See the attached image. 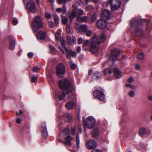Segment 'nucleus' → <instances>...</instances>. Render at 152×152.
Segmentation results:
<instances>
[{
  "mask_svg": "<svg viewBox=\"0 0 152 152\" xmlns=\"http://www.w3.org/2000/svg\"><path fill=\"white\" fill-rule=\"evenodd\" d=\"M63 10L61 8H58L56 9V11L58 13H60L61 12H62Z\"/></svg>",
  "mask_w": 152,
  "mask_h": 152,
  "instance_id": "obj_58",
  "label": "nucleus"
},
{
  "mask_svg": "<svg viewBox=\"0 0 152 152\" xmlns=\"http://www.w3.org/2000/svg\"><path fill=\"white\" fill-rule=\"evenodd\" d=\"M77 15V11L75 10H72V12L69 13L68 15L69 17L70 18H75Z\"/></svg>",
  "mask_w": 152,
  "mask_h": 152,
  "instance_id": "obj_24",
  "label": "nucleus"
},
{
  "mask_svg": "<svg viewBox=\"0 0 152 152\" xmlns=\"http://www.w3.org/2000/svg\"><path fill=\"white\" fill-rule=\"evenodd\" d=\"M70 130L68 129H64L61 135L60 136V138H63L66 140L65 141L63 142L65 145L67 146L70 147L72 145L71 141L73 139V138L70 136Z\"/></svg>",
  "mask_w": 152,
  "mask_h": 152,
  "instance_id": "obj_4",
  "label": "nucleus"
},
{
  "mask_svg": "<svg viewBox=\"0 0 152 152\" xmlns=\"http://www.w3.org/2000/svg\"><path fill=\"white\" fill-rule=\"evenodd\" d=\"M106 39L105 35L103 34L96 36L94 35L91 39L90 50L93 53H96L98 51L99 45L105 41Z\"/></svg>",
  "mask_w": 152,
  "mask_h": 152,
  "instance_id": "obj_1",
  "label": "nucleus"
},
{
  "mask_svg": "<svg viewBox=\"0 0 152 152\" xmlns=\"http://www.w3.org/2000/svg\"><path fill=\"white\" fill-rule=\"evenodd\" d=\"M134 80V78L132 77H130L127 80V81L129 83H132Z\"/></svg>",
  "mask_w": 152,
  "mask_h": 152,
  "instance_id": "obj_54",
  "label": "nucleus"
},
{
  "mask_svg": "<svg viewBox=\"0 0 152 152\" xmlns=\"http://www.w3.org/2000/svg\"><path fill=\"white\" fill-rule=\"evenodd\" d=\"M99 130L97 128H95L92 132V135L94 137L98 136L99 134Z\"/></svg>",
  "mask_w": 152,
  "mask_h": 152,
  "instance_id": "obj_23",
  "label": "nucleus"
},
{
  "mask_svg": "<svg viewBox=\"0 0 152 152\" xmlns=\"http://www.w3.org/2000/svg\"><path fill=\"white\" fill-rule=\"evenodd\" d=\"M144 55L142 53H140L137 56L138 58L140 60H142L144 59Z\"/></svg>",
  "mask_w": 152,
  "mask_h": 152,
  "instance_id": "obj_36",
  "label": "nucleus"
},
{
  "mask_svg": "<svg viewBox=\"0 0 152 152\" xmlns=\"http://www.w3.org/2000/svg\"><path fill=\"white\" fill-rule=\"evenodd\" d=\"M75 126H73L71 128V133L72 135H75Z\"/></svg>",
  "mask_w": 152,
  "mask_h": 152,
  "instance_id": "obj_47",
  "label": "nucleus"
},
{
  "mask_svg": "<svg viewBox=\"0 0 152 152\" xmlns=\"http://www.w3.org/2000/svg\"><path fill=\"white\" fill-rule=\"evenodd\" d=\"M152 30V26H148L146 29V34L149 33Z\"/></svg>",
  "mask_w": 152,
  "mask_h": 152,
  "instance_id": "obj_35",
  "label": "nucleus"
},
{
  "mask_svg": "<svg viewBox=\"0 0 152 152\" xmlns=\"http://www.w3.org/2000/svg\"><path fill=\"white\" fill-rule=\"evenodd\" d=\"M57 110L56 115L58 118H61L63 115V113L61 111V108L59 107L57 108Z\"/></svg>",
  "mask_w": 152,
  "mask_h": 152,
  "instance_id": "obj_25",
  "label": "nucleus"
},
{
  "mask_svg": "<svg viewBox=\"0 0 152 152\" xmlns=\"http://www.w3.org/2000/svg\"><path fill=\"white\" fill-rule=\"evenodd\" d=\"M78 130L79 133H81L82 132V128L81 126L80 125L78 126Z\"/></svg>",
  "mask_w": 152,
  "mask_h": 152,
  "instance_id": "obj_60",
  "label": "nucleus"
},
{
  "mask_svg": "<svg viewBox=\"0 0 152 152\" xmlns=\"http://www.w3.org/2000/svg\"><path fill=\"white\" fill-rule=\"evenodd\" d=\"M50 50V53L53 55H55L56 53V50L55 48L53 46L49 45Z\"/></svg>",
  "mask_w": 152,
  "mask_h": 152,
  "instance_id": "obj_26",
  "label": "nucleus"
},
{
  "mask_svg": "<svg viewBox=\"0 0 152 152\" xmlns=\"http://www.w3.org/2000/svg\"><path fill=\"white\" fill-rule=\"evenodd\" d=\"M62 10H63L62 11V14H64L66 13V5H64L62 6Z\"/></svg>",
  "mask_w": 152,
  "mask_h": 152,
  "instance_id": "obj_45",
  "label": "nucleus"
},
{
  "mask_svg": "<svg viewBox=\"0 0 152 152\" xmlns=\"http://www.w3.org/2000/svg\"><path fill=\"white\" fill-rule=\"evenodd\" d=\"M55 38L56 39L58 40H61V36L59 33H56L55 34Z\"/></svg>",
  "mask_w": 152,
  "mask_h": 152,
  "instance_id": "obj_41",
  "label": "nucleus"
},
{
  "mask_svg": "<svg viewBox=\"0 0 152 152\" xmlns=\"http://www.w3.org/2000/svg\"><path fill=\"white\" fill-rule=\"evenodd\" d=\"M93 95L95 98L101 101H104L105 96L104 92L101 90H95L93 92Z\"/></svg>",
  "mask_w": 152,
  "mask_h": 152,
  "instance_id": "obj_11",
  "label": "nucleus"
},
{
  "mask_svg": "<svg viewBox=\"0 0 152 152\" xmlns=\"http://www.w3.org/2000/svg\"><path fill=\"white\" fill-rule=\"evenodd\" d=\"M59 16L57 15H54V20L55 22V25L57 26H58L59 22Z\"/></svg>",
  "mask_w": 152,
  "mask_h": 152,
  "instance_id": "obj_28",
  "label": "nucleus"
},
{
  "mask_svg": "<svg viewBox=\"0 0 152 152\" xmlns=\"http://www.w3.org/2000/svg\"><path fill=\"white\" fill-rule=\"evenodd\" d=\"M91 20L93 22H94L96 20V16L95 14L92 15Z\"/></svg>",
  "mask_w": 152,
  "mask_h": 152,
  "instance_id": "obj_55",
  "label": "nucleus"
},
{
  "mask_svg": "<svg viewBox=\"0 0 152 152\" xmlns=\"http://www.w3.org/2000/svg\"><path fill=\"white\" fill-rule=\"evenodd\" d=\"M76 142L77 147L78 148H80V140L79 135L78 133L77 134Z\"/></svg>",
  "mask_w": 152,
  "mask_h": 152,
  "instance_id": "obj_32",
  "label": "nucleus"
},
{
  "mask_svg": "<svg viewBox=\"0 0 152 152\" xmlns=\"http://www.w3.org/2000/svg\"><path fill=\"white\" fill-rule=\"evenodd\" d=\"M31 26L33 31L35 32H37L39 28L43 26L41 17L39 16H35L34 21L32 23Z\"/></svg>",
  "mask_w": 152,
  "mask_h": 152,
  "instance_id": "obj_6",
  "label": "nucleus"
},
{
  "mask_svg": "<svg viewBox=\"0 0 152 152\" xmlns=\"http://www.w3.org/2000/svg\"><path fill=\"white\" fill-rule=\"evenodd\" d=\"M81 25L80 24L77 23H76L75 25V28L79 31H80Z\"/></svg>",
  "mask_w": 152,
  "mask_h": 152,
  "instance_id": "obj_37",
  "label": "nucleus"
},
{
  "mask_svg": "<svg viewBox=\"0 0 152 152\" xmlns=\"http://www.w3.org/2000/svg\"><path fill=\"white\" fill-rule=\"evenodd\" d=\"M85 117L84 116L83 117V121L84 125V128L85 130H86V128H88L89 129H92L95 125L96 124V121L95 118L91 116H89L87 117L86 121H85Z\"/></svg>",
  "mask_w": 152,
  "mask_h": 152,
  "instance_id": "obj_7",
  "label": "nucleus"
},
{
  "mask_svg": "<svg viewBox=\"0 0 152 152\" xmlns=\"http://www.w3.org/2000/svg\"><path fill=\"white\" fill-rule=\"evenodd\" d=\"M87 17L86 16H84L83 17H80L79 16H77L76 19L78 22H85L87 21Z\"/></svg>",
  "mask_w": 152,
  "mask_h": 152,
  "instance_id": "obj_22",
  "label": "nucleus"
},
{
  "mask_svg": "<svg viewBox=\"0 0 152 152\" xmlns=\"http://www.w3.org/2000/svg\"><path fill=\"white\" fill-rule=\"evenodd\" d=\"M88 29V26L85 25H81L80 31L86 32Z\"/></svg>",
  "mask_w": 152,
  "mask_h": 152,
  "instance_id": "obj_33",
  "label": "nucleus"
},
{
  "mask_svg": "<svg viewBox=\"0 0 152 152\" xmlns=\"http://www.w3.org/2000/svg\"><path fill=\"white\" fill-rule=\"evenodd\" d=\"M67 41L69 44H71L72 42V39L71 37L69 36H67Z\"/></svg>",
  "mask_w": 152,
  "mask_h": 152,
  "instance_id": "obj_50",
  "label": "nucleus"
},
{
  "mask_svg": "<svg viewBox=\"0 0 152 152\" xmlns=\"http://www.w3.org/2000/svg\"><path fill=\"white\" fill-rule=\"evenodd\" d=\"M61 18L63 24H66L68 21V19L67 18L62 15H61Z\"/></svg>",
  "mask_w": 152,
  "mask_h": 152,
  "instance_id": "obj_31",
  "label": "nucleus"
},
{
  "mask_svg": "<svg viewBox=\"0 0 152 152\" xmlns=\"http://www.w3.org/2000/svg\"><path fill=\"white\" fill-rule=\"evenodd\" d=\"M61 45L62 47L64 48L66 53V58L69 59H71V57L73 58H76L77 56V54L75 51H73L71 49H68L66 47L64 41L62 39L61 40Z\"/></svg>",
  "mask_w": 152,
  "mask_h": 152,
  "instance_id": "obj_8",
  "label": "nucleus"
},
{
  "mask_svg": "<svg viewBox=\"0 0 152 152\" xmlns=\"http://www.w3.org/2000/svg\"><path fill=\"white\" fill-rule=\"evenodd\" d=\"M66 28V31H67V32L68 34H69L70 32V26H69V25H67Z\"/></svg>",
  "mask_w": 152,
  "mask_h": 152,
  "instance_id": "obj_52",
  "label": "nucleus"
},
{
  "mask_svg": "<svg viewBox=\"0 0 152 152\" xmlns=\"http://www.w3.org/2000/svg\"><path fill=\"white\" fill-rule=\"evenodd\" d=\"M120 52V50L117 48L114 49L112 50L109 58L111 62H114L117 60V56Z\"/></svg>",
  "mask_w": 152,
  "mask_h": 152,
  "instance_id": "obj_9",
  "label": "nucleus"
},
{
  "mask_svg": "<svg viewBox=\"0 0 152 152\" xmlns=\"http://www.w3.org/2000/svg\"><path fill=\"white\" fill-rule=\"evenodd\" d=\"M76 105V104L72 101L70 100L66 103L65 106L68 110H70Z\"/></svg>",
  "mask_w": 152,
  "mask_h": 152,
  "instance_id": "obj_17",
  "label": "nucleus"
},
{
  "mask_svg": "<svg viewBox=\"0 0 152 152\" xmlns=\"http://www.w3.org/2000/svg\"><path fill=\"white\" fill-rule=\"evenodd\" d=\"M97 143L95 141L90 140L86 143V146L87 148L89 149H93L96 147Z\"/></svg>",
  "mask_w": 152,
  "mask_h": 152,
  "instance_id": "obj_15",
  "label": "nucleus"
},
{
  "mask_svg": "<svg viewBox=\"0 0 152 152\" xmlns=\"http://www.w3.org/2000/svg\"><path fill=\"white\" fill-rule=\"evenodd\" d=\"M91 152H102V151L98 149H95L93 150Z\"/></svg>",
  "mask_w": 152,
  "mask_h": 152,
  "instance_id": "obj_63",
  "label": "nucleus"
},
{
  "mask_svg": "<svg viewBox=\"0 0 152 152\" xmlns=\"http://www.w3.org/2000/svg\"><path fill=\"white\" fill-rule=\"evenodd\" d=\"M66 117L67 120L69 121H71L72 119V116L70 114H67L66 115Z\"/></svg>",
  "mask_w": 152,
  "mask_h": 152,
  "instance_id": "obj_42",
  "label": "nucleus"
},
{
  "mask_svg": "<svg viewBox=\"0 0 152 152\" xmlns=\"http://www.w3.org/2000/svg\"><path fill=\"white\" fill-rule=\"evenodd\" d=\"M77 41H78V43L79 44H82V43L83 41L82 38L81 37L77 39Z\"/></svg>",
  "mask_w": 152,
  "mask_h": 152,
  "instance_id": "obj_57",
  "label": "nucleus"
},
{
  "mask_svg": "<svg viewBox=\"0 0 152 152\" xmlns=\"http://www.w3.org/2000/svg\"><path fill=\"white\" fill-rule=\"evenodd\" d=\"M57 2L60 4H65L66 3L65 0H57Z\"/></svg>",
  "mask_w": 152,
  "mask_h": 152,
  "instance_id": "obj_49",
  "label": "nucleus"
},
{
  "mask_svg": "<svg viewBox=\"0 0 152 152\" xmlns=\"http://www.w3.org/2000/svg\"><path fill=\"white\" fill-rule=\"evenodd\" d=\"M96 26L99 29H102L105 28L107 26L106 20L102 18L98 20L97 22Z\"/></svg>",
  "mask_w": 152,
  "mask_h": 152,
  "instance_id": "obj_13",
  "label": "nucleus"
},
{
  "mask_svg": "<svg viewBox=\"0 0 152 152\" xmlns=\"http://www.w3.org/2000/svg\"><path fill=\"white\" fill-rule=\"evenodd\" d=\"M146 132L147 131L146 129L145 128H141L139 130V134L140 136H142L145 134L146 133Z\"/></svg>",
  "mask_w": 152,
  "mask_h": 152,
  "instance_id": "obj_29",
  "label": "nucleus"
},
{
  "mask_svg": "<svg viewBox=\"0 0 152 152\" xmlns=\"http://www.w3.org/2000/svg\"><path fill=\"white\" fill-rule=\"evenodd\" d=\"M15 47V42L14 39L12 38L9 42V48L11 50H14Z\"/></svg>",
  "mask_w": 152,
  "mask_h": 152,
  "instance_id": "obj_21",
  "label": "nucleus"
},
{
  "mask_svg": "<svg viewBox=\"0 0 152 152\" xmlns=\"http://www.w3.org/2000/svg\"><path fill=\"white\" fill-rule=\"evenodd\" d=\"M113 74L115 77L118 79L120 78L122 76L121 71L117 68L114 69Z\"/></svg>",
  "mask_w": 152,
  "mask_h": 152,
  "instance_id": "obj_18",
  "label": "nucleus"
},
{
  "mask_svg": "<svg viewBox=\"0 0 152 152\" xmlns=\"http://www.w3.org/2000/svg\"><path fill=\"white\" fill-rule=\"evenodd\" d=\"M33 71L34 72H36L39 71V67H37V66H35V67H34L33 68Z\"/></svg>",
  "mask_w": 152,
  "mask_h": 152,
  "instance_id": "obj_53",
  "label": "nucleus"
},
{
  "mask_svg": "<svg viewBox=\"0 0 152 152\" xmlns=\"http://www.w3.org/2000/svg\"><path fill=\"white\" fill-rule=\"evenodd\" d=\"M36 36L38 39L44 40L46 37V34L45 32L41 31L38 33Z\"/></svg>",
  "mask_w": 152,
  "mask_h": 152,
  "instance_id": "obj_16",
  "label": "nucleus"
},
{
  "mask_svg": "<svg viewBox=\"0 0 152 152\" xmlns=\"http://www.w3.org/2000/svg\"><path fill=\"white\" fill-rule=\"evenodd\" d=\"M101 16V18L107 20L110 18L111 14L109 10H104L102 11Z\"/></svg>",
  "mask_w": 152,
  "mask_h": 152,
  "instance_id": "obj_12",
  "label": "nucleus"
},
{
  "mask_svg": "<svg viewBox=\"0 0 152 152\" xmlns=\"http://www.w3.org/2000/svg\"><path fill=\"white\" fill-rule=\"evenodd\" d=\"M21 119L20 118H18L16 119V122L18 124H20L21 122Z\"/></svg>",
  "mask_w": 152,
  "mask_h": 152,
  "instance_id": "obj_62",
  "label": "nucleus"
},
{
  "mask_svg": "<svg viewBox=\"0 0 152 152\" xmlns=\"http://www.w3.org/2000/svg\"><path fill=\"white\" fill-rule=\"evenodd\" d=\"M27 9L31 12L34 13L36 12V7L34 3L31 1L28 2L26 5Z\"/></svg>",
  "mask_w": 152,
  "mask_h": 152,
  "instance_id": "obj_14",
  "label": "nucleus"
},
{
  "mask_svg": "<svg viewBox=\"0 0 152 152\" xmlns=\"http://www.w3.org/2000/svg\"><path fill=\"white\" fill-rule=\"evenodd\" d=\"M135 68L137 70L139 69L140 68V66L138 64H136L135 65Z\"/></svg>",
  "mask_w": 152,
  "mask_h": 152,
  "instance_id": "obj_61",
  "label": "nucleus"
},
{
  "mask_svg": "<svg viewBox=\"0 0 152 152\" xmlns=\"http://www.w3.org/2000/svg\"><path fill=\"white\" fill-rule=\"evenodd\" d=\"M77 12L78 14L77 16H80L83 15L84 13V11L81 9H79L77 11Z\"/></svg>",
  "mask_w": 152,
  "mask_h": 152,
  "instance_id": "obj_38",
  "label": "nucleus"
},
{
  "mask_svg": "<svg viewBox=\"0 0 152 152\" xmlns=\"http://www.w3.org/2000/svg\"><path fill=\"white\" fill-rule=\"evenodd\" d=\"M89 43V41L88 40H85L84 42V45L85 46L88 45Z\"/></svg>",
  "mask_w": 152,
  "mask_h": 152,
  "instance_id": "obj_56",
  "label": "nucleus"
},
{
  "mask_svg": "<svg viewBox=\"0 0 152 152\" xmlns=\"http://www.w3.org/2000/svg\"><path fill=\"white\" fill-rule=\"evenodd\" d=\"M18 22V20L17 18H14L13 19L12 23L13 25H16L17 24Z\"/></svg>",
  "mask_w": 152,
  "mask_h": 152,
  "instance_id": "obj_44",
  "label": "nucleus"
},
{
  "mask_svg": "<svg viewBox=\"0 0 152 152\" xmlns=\"http://www.w3.org/2000/svg\"><path fill=\"white\" fill-rule=\"evenodd\" d=\"M129 95L130 96L133 97L135 95V92L133 91H131L129 92Z\"/></svg>",
  "mask_w": 152,
  "mask_h": 152,
  "instance_id": "obj_43",
  "label": "nucleus"
},
{
  "mask_svg": "<svg viewBox=\"0 0 152 152\" xmlns=\"http://www.w3.org/2000/svg\"><path fill=\"white\" fill-rule=\"evenodd\" d=\"M112 71L109 68H106L104 71V74L105 76H109V75L111 74Z\"/></svg>",
  "mask_w": 152,
  "mask_h": 152,
  "instance_id": "obj_27",
  "label": "nucleus"
},
{
  "mask_svg": "<svg viewBox=\"0 0 152 152\" xmlns=\"http://www.w3.org/2000/svg\"><path fill=\"white\" fill-rule=\"evenodd\" d=\"M31 82L36 83L37 82L38 77L37 76H34L31 77Z\"/></svg>",
  "mask_w": 152,
  "mask_h": 152,
  "instance_id": "obj_34",
  "label": "nucleus"
},
{
  "mask_svg": "<svg viewBox=\"0 0 152 152\" xmlns=\"http://www.w3.org/2000/svg\"><path fill=\"white\" fill-rule=\"evenodd\" d=\"M41 130L42 132V135L44 137L46 138L48 136V134L46 128L45 124L44 123L42 125Z\"/></svg>",
  "mask_w": 152,
  "mask_h": 152,
  "instance_id": "obj_20",
  "label": "nucleus"
},
{
  "mask_svg": "<svg viewBox=\"0 0 152 152\" xmlns=\"http://www.w3.org/2000/svg\"><path fill=\"white\" fill-rule=\"evenodd\" d=\"M48 26L49 27L51 28H53L54 26V22L52 21H50L48 22Z\"/></svg>",
  "mask_w": 152,
  "mask_h": 152,
  "instance_id": "obj_40",
  "label": "nucleus"
},
{
  "mask_svg": "<svg viewBox=\"0 0 152 152\" xmlns=\"http://www.w3.org/2000/svg\"><path fill=\"white\" fill-rule=\"evenodd\" d=\"M56 96H58L59 100L63 99L65 98V94L64 92H62L61 93H59V92L57 91L54 94Z\"/></svg>",
  "mask_w": 152,
  "mask_h": 152,
  "instance_id": "obj_19",
  "label": "nucleus"
},
{
  "mask_svg": "<svg viewBox=\"0 0 152 152\" xmlns=\"http://www.w3.org/2000/svg\"><path fill=\"white\" fill-rule=\"evenodd\" d=\"M29 132V128L27 126H25L23 128V133L25 134L26 133H28Z\"/></svg>",
  "mask_w": 152,
  "mask_h": 152,
  "instance_id": "obj_39",
  "label": "nucleus"
},
{
  "mask_svg": "<svg viewBox=\"0 0 152 152\" xmlns=\"http://www.w3.org/2000/svg\"><path fill=\"white\" fill-rule=\"evenodd\" d=\"M59 86L60 88L65 91L67 95H72L73 97L69 96V98L74 99L75 98V96L74 95L75 92V88L71 86L69 81L68 80L64 79L59 82Z\"/></svg>",
  "mask_w": 152,
  "mask_h": 152,
  "instance_id": "obj_2",
  "label": "nucleus"
},
{
  "mask_svg": "<svg viewBox=\"0 0 152 152\" xmlns=\"http://www.w3.org/2000/svg\"><path fill=\"white\" fill-rule=\"evenodd\" d=\"M77 5L76 3H74L72 6V10L77 11Z\"/></svg>",
  "mask_w": 152,
  "mask_h": 152,
  "instance_id": "obj_46",
  "label": "nucleus"
},
{
  "mask_svg": "<svg viewBox=\"0 0 152 152\" xmlns=\"http://www.w3.org/2000/svg\"><path fill=\"white\" fill-rule=\"evenodd\" d=\"M69 65L71 68L72 70L75 69L76 67V65L75 64L72 60H71L69 62Z\"/></svg>",
  "mask_w": 152,
  "mask_h": 152,
  "instance_id": "obj_30",
  "label": "nucleus"
},
{
  "mask_svg": "<svg viewBox=\"0 0 152 152\" xmlns=\"http://www.w3.org/2000/svg\"><path fill=\"white\" fill-rule=\"evenodd\" d=\"M56 74L58 76L61 77V75L64 74L65 68L63 64L62 63L59 64L56 66Z\"/></svg>",
  "mask_w": 152,
  "mask_h": 152,
  "instance_id": "obj_10",
  "label": "nucleus"
},
{
  "mask_svg": "<svg viewBox=\"0 0 152 152\" xmlns=\"http://www.w3.org/2000/svg\"><path fill=\"white\" fill-rule=\"evenodd\" d=\"M86 32V35L88 37H89L92 34V32L90 30H87Z\"/></svg>",
  "mask_w": 152,
  "mask_h": 152,
  "instance_id": "obj_48",
  "label": "nucleus"
},
{
  "mask_svg": "<svg viewBox=\"0 0 152 152\" xmlns=\"http://www.w3.org/2000/svg\"><path fill=\"white\" fill-rule=\"evenodd\" d=\"M45 16L46 18L48 19H51L52 18L50 14L48 13H46L45 14Z\"/></svg>",
  "mask_w": 152,
  "mask_h": 152,
  "instance_id": "obj_51",
  "label": "nucleus"
},
{
  "mask_svg": "<svg viewBox=\"0 0 152 152\" xmlns=\"http://www.w3.org/2000/svg\"><path fill=\"white\" fill-rule=\"evenodd\" d=\"M130 24L131 28L135 29V35L139 37H142L145 34L142 29L141 28L142 24L140 23L137 18L134 17L132 18L130 21Z\"/></svg>",
  "mask_w": 152,
  "mask_h": 152,
  "instance_id": "obj_3",
  "label": "nucleus"
},
{
  "mask_svg": "<svg viewBox=\"0 0 152 152\" xmlns=\"http://www.w3.org/2000/svg\"><path fill=\"white\" fill-rule=\"evenodd\" d=\"M148 99L149 100L152 101V94H151L148 96Z\"/></svg>",
  "mask_w": 152,
  "mask_h": 152,
  "instance_id": "obj_64",
  "label": "nucleus"
},
{
  "mask_svg": "<svg viewBox=\"0 0 152 152\" xmlns=\"http://www.w3.org/2000/svg\"><path fill=\"white\" fill-rule=\"evenodd\" d=\"M33 56V53L31 52L29 53L28 54V57L32 58Z\"/></svg>",
  "mask_w": 152,
  "mask_h": 152,
  "instance_id": "obj_59",
  "label": "nucleus"
},
{
  "mask_svg": "<svg viewBox=\"0 0 152 152\" xmlns=\"http://www.w3.org/2000/svg\"><path fill=\"white\" fill-rule=\"evenodd\" d=\"M110 5L111 10L115 11L118 9L121 4V0H108L106 2L104 3L102 5L104 7L108 6V4Z\"/></svg>",
  "mask_w": 152,
  "mask_h": 152,
  "instance_id": "obj_5",
  "label": "nucleus"
}]
</instances>
